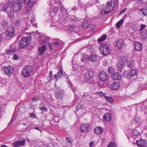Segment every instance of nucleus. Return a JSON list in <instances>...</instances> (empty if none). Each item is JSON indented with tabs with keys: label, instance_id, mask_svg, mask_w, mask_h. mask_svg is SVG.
I'll return each mask as SVG.
<instances>
[{
	"label": "nucleus",
	"instance_id": "obj_1",
	"mask_svg": "<svg viewBox=\"0 0 147 147\" xmlns=\"http://www.w3.org/2000/svg\"><path fill=\"white\" fill-rule=\"evenodd\" d=\"M48 4L51 6H53V12L51 15V17L57 16L55 15L58 10L59 7L60 8V10L62 15L64 16L67 13V10L63 7L61 2L57 0H51L48 3Z\"/></svg>",
	"mask_w": 147,
	"mask_h": 147
},
{
	"label": "nucleus",
	"instance_id": "obj_2",
	"mask_svg": "<svg viewBox=\"0 0 147 147\" xmlns=\"http://www.w3.org/2000/svg\"><path fill=\"white\" fill-rule=\"evenodd\" d=\"M13 4V2L9 1L6 4H3V9L5 12L7 13L8 16L10 18H12L13 16V13L12 11V7Z\"/></svg>",
	"mask_w": 147,
	"mask_h": 147
},
{
	"label": "nucleus",
	"instance_id": "obj_3",
	"mask_svg": "<svg viewBox=\"0 0 147 147\" xmlns=\"http://www.w3.org/2000/svg\"><path fill=\"white\" fill-rule=\"evenodd\" d=\"M127 61V59L126 57L123 56L121 57V61L119 62L117 65V67L118 70L121 72H123L125 70L124 68L125 65Z\"/></svg>",
	"mask_w": 147,
	"mask_h": 147
},
{
	"label": "nucleus",
	"instance_id": "obj_4",
	"mask_svg": "<svg viewBox=\"0 0 147 147\" xmlns=\"http://www.w3.org/2000/svg\"><path fill=\"white\" fill-rule=\"evenodd\" d=\"M32 69V67L31 66H25L21 72L22 76L26 78L30 77Z\"/></svg>",
	"mask_w": 147,
	"mask_h": 147
},
{
	"label": "nucleus",
	"instance_id": "obj_5",
	"mask_svg": "<svg viewBox=\"0 0 147 147\" xmlns=\"http://www.w3.org/2000/svg\"><path fill=\"white\" fill-rule=\"evenodd\" d=\"M100 53L104 56H106L110 53V49L107 44H102L99 47Z\"/></svg>",
	"mask_w": 147,
	"mask_h": 147
},
{
	"label": "nucleus",
	"instance_id": "obj_6",
	"mask_svg": "<svg viewBox=\"0 0 147 147\" xmlns=\"http://www.w3.org/2000/svg\"><path fill=\"white\" fill-rule=\"evenodd\" d=\"M14 69L12 67L7 66L3 67L2 70L5 74L9 76H10L14 73Z\"/></svg>",
	"mask_w": 147,
	"mask_h": 147
},
{
	"label": "nucleus",
	"instance_id": "obj_7",
	"mask_svg": "<svg viewBox=\"0 0 147 147\" xmlns=\"http://www.w3.org/2000/svg\"><path fill=\"white\" fill-rule=\"evenodd\" d=\"M19 43L20 48H24L28 45L29 39L28 37H22Z\"/></svg>",
	"mask_w": 147,
	"mask_h": 147
},
{
	"label": "nucleus",
	"instance_id": "obj_8",
	"mask_svg": "<svg viewBox=\"0 0 147 147\" xmlns=\"http://www.w3.org/2000/svg\"><path fill=\"white\" fill-rule=\"evenodd\" d=\"M57 91L55 94V97L57 98V100L60 102L63 101L62 97L64 94V90L59 89V88L57 89Z\"/></svg>",
	"mask_w": 147,
	"mask_h": 147
},
{
	"label": "nucleus",
	"instance_id": "obj_9",
	"mask_svg": "<svg viewBox=\"0 0 147 147\" xmlns=\"http://www.w3.org/2000/svg\"><path fill=\"white\" fill-rule=\"evenodd\" d=\"M106 5L111 11L113 10L116 6L117 7L116 9H117L118 5H116V2L115 0L107 2Z\"/></svg>",
	"mask_w": 147,
	"mask_h": 147
},
{
	"label": "nucleus",
	"instance_id": "obj_10",
	"mask_svg": "<svg viewBox=\"0 0 147 147\" xmlns=\"http://www.w3.org/2000/svg\"><path fill=\"white\" fill-rule=\"evenodd\" d=\"M26 140L24 138L20 140L14 141L12 143V146L13 147H19L21 146H24L26 143Z\"/></svg>",
	"mask_w": 147,
	"mask_h": 147
},
{
	"label": "nucleus",
	"instance_id": "obj_11",
	"mask_svg": "<svg viewBox=\"0 0 147 147\" xmlns=\"http://www.w3.org/2000/svg\"><path fill=\"white\" fill-rule=\"evenodd\" d=\"M94 72L92 71H87L85 74L83 75V77L85 80L87 81L90 80L94 76Z\"/></svg>",
	"mask_w": 147,
	"mask_h": 147
},
{
	"label": "nucleus",
	"instance_id": "obj_12",
	"mask_svg": "<svg viewBox=\"0 0 147 147\" xmlns=\"http://www.w3.org/2000/svg\"><path fill=\"white\" fill-rule=\"evenodd\" d=\"M89 124L88 123L81 124L80 127L81 131L82 132L88 133L89 131Z\"/></svg>",
	"mask_w": 147,
	"mask_h": 147
},
{
	"label": "nucleus",
	"instance_id": "obj_13",
	"mask_svg": "<svg viewBox=\"0 0 147 147\" xmlns=\"http://www.w3.org/2000/svg\"><path fill=\"white\" fill-rule=\"evenodd\" d=\"M137 145L139 147H147L146 141L145 140L140 139L136 141Z\"/></svg>",
	"mask_w": 147,
	"mask_h": 147
},
{
	"label": "nucleus",
	"instance_id": "obj_14",
	"mask_svg": "<svg viewBox=\"0 0 147 147\" xmlns=\"http://www.w3.org/2000/svg\"><path fill=\"white\" fill-rule=\"evenodd\" d=\"M99 77L101 81L104 82L106 81L108 78L107 74L104 71H101L99 73Z\"/></svg>",
	"mask_w": 147,
	"mask_h": 147
},
{
	"label": "nucleus",
	"instance_id": "obj_15",
	"mask_svg": "<svg viewBox=\"0 0 147 147\" xmlns=\"http://www.w3.org/2000/svg\"><path fill=\"white\" fill-rule=\"evenodd\" d=\"M57 17V16H55L53 17H51L52 20L51 25V27L58 26L59 24L58 20L59 19V17Z\"/></svg>",
	"mask_w": 147,
	"mask_h": 147
},
{
	"label": "nucleus",
	"instance_id": "obj_16",
	"mask_svg": "<svg viewBox=\"0 0 147 147\" xmlns=\"http://www.w3.org/2000/svg\"><path fill=\"white\" fill-rule=\"evenodd\" d=\"M15 33V29L13 27L8 28L5 32V35L7 37H12Z\"/></svg>",
	"mask_w": 147,
	"mask_h": 147
},
{
	"label": "nucleus",
	"instance_id": "obj_17",
	"mask_svg": "<svg viewBox=\"0 0 147 147\" xmlns=\"http://www.w3.org/2000/svg\"><path fill=\"white\" fill-rule=\"evenodd\" d=\"M111 77L113 80H120L121 79L122 76L120 73L116 72L113 73Z\"/></svg>",
	"mask_w": 147,
	"mask_h": 147
},
{
	"label": "nucleus",
	"instance_id": "obj_18",
	"mask_svg": "<svg viewBox=\"0 0 147 147\" xmlns=\"http://www.w3.org/2000/svg\"><path fill=\"white\" fill-rule=\"evenodd\" d=\"M13 11L16 12L20 11L22 7L21 4L19 3H13Z\"/></svg>",
	"mask_w": 147,
	"mask_h": 147
},
{
	"label": "nucleus",
	"instance_id": "obj_19",
	"mask_svg": "<svg viewBox=\"0 0 147 147\" xmlns=\"http://www.w3.org/2000/svg\"><path fill=\"white\" fill-rule=\"evenodd\" d=\"M99 10L102 14H106L111 11L106 5L105 6H102Z\"/></svg>",
	"mask_w": 147,
	"mask_h": 147
},
{
	"label": "nucleus",
	"instance_id": "obj_20",
	"mask_svg": "<svg viewBox=\"0 0 147 147\" xmlns=\"http://www.w3.org/2000/svg\"><path fill=\"white\" fill-rule=\"evenodd\" d=\"M34 15L32 14H30L28 15V18L30 20V22L32 24L33 26L36 27H37V24L35 21V18H34Z\"/></svg>",
	"mask_w": 147,
	"mask_h": 147
},
{
	"label": "nucleus",
	"instance_id": "obj_21",
	"mask_svg": "<svg viewBox=\"0 0 147 147\" xmlns=\"http://www.w3.org/2000/svg\"><path fill=\"white\" fill-rule=\"evenodd\" d=\"M120 86V83L118 82H115L111 84L109 87L112 89L113 90H117Z\"/></svg>",
	"mask_w": 147,
	"mask_h": 147
},
{
	"label": "nucleus",
	"instance_id": "obj_22",
	"mask_svg": "<svg viewBox=\"0 0 147 147\" xmlns=\"http://www.w3.org/2000/svg\"><path fill=\"white\" fill-rule=\"evenodd\" d=\"M63 74V71L61 68H60V70L58 71V72L56 73L54 76L55 79H57L56 81H57L58 79H61L62 77Z\"/></svg>",
	"mask_w": 147,
	"mask_h": 147
},
{
	"label": "nucleus",
	"instance_id": "obj_23",
	"mask_svg": "<svg viewBox=\"0 0 147 147\" xmlns=\"http://www.w3.org/2000/svg\"><path fill=\"white\" fill-rule=\"evenodd\" d=\"M47 48V47L45 45H43L41 47H39L38 51L39 52V55H42L44 54Z\"/></svg>",
	"mask_w": 147,
	"mask_h": 147
},
{
	"label": "nucleus",
	"instance_id": "obj_24",
	"mask_svg": "<svg viewBox=\"0 0 147 147\" xmlns=\"http://www.w3.org/2000/svg\"><path fill=\"white\" fill-rule=\"evenodd\" d=\"M135 50L137 51H140L142 49V45L141 44L138 42H134Z\"/></svg>",
	"mask_w": 147,
	"mask_h": 147
},
{
	"label": "nucleus",
	"instance_id": "obj_25",
	"mask_svg": "<svg viewBox=\"0 0 147 147\" xmlns=\"http://www.w3.org/2000/svg\"><path fill=\"white\" fill-rule=\"evenodd\" d=\"M104 131L103 128L100 126L97 127L94 129V133L97 135H99L101 134Z\"/></svg>",
	"mask_w": 147,
	"mask_h": 147
},
{
	"label": "nucleus",
	"instance_id": "obj_26",
	"mask_svg": "<svg viewBox=\"0 0 147 147\" xmlns=\"http://www.w3.org/2000/svg\"><path fill=\"white\" fill-rule=\"evenodd\" d=\"M117 46L119 49H121L123 46V39H120L116 42Z\"/></svg>",
	"mask_w": 147,
	"mask_h": 147
},
{
	"label": "nucleus",
	"instance_id": "obj_27",
	"mask_svg": "<svg viewBox=\"0 0 147 147\" xmlns=\"http://www.w3.org/2000/svg\"><path fill=\"white\" fill-rule=\"evenodd\" d=\"M103 120L106 122L110 121L111 119V115L110 113H106L103 116Z\"/></svg>",
	"mask_w": 147,
	"mask_h": 147
},
{
	"label": "nucleus",
	"instance_id": "obj_28",
	"mask_svg": "<svg viewBox=\"0 0 147 147\" xmlns=\"http://www.w3.org/2000/svg\"><path fill=\"white\" fill-rule=\"evenodd\" d=\"M27 34L29 35V37H32L34 36H38V37H42L43 35L42 34L40 33L38 31H36V33H34L33 32L30 33H28Z\"/></svg>",
	"mask_w": 147,
	"mask_h": 147
},
{
	"label": "nucleus",
	"instance_id": "obj_29",
	"mask_svg": "<svg viewBox=\"0 0 147 147\" xmlns=\"http://www.w3.org/2000/svg\"><path fill=\"white\" fill-rule=\"evenodd\" d=\"M88 60L92 62H95L97 60L96 55L94 54H91L90 56H88Z\"/></svg>",
	"mask_w": 147,
	"mask_h": 147
},
{
	"label": "nucleus",
	"instance_id": "obj_30",
	"mask_svg": "<svg viewBox=\"0 0 147 147\" xmlns=\"http://www.w3.org/2000/svg\"><path fill=\"white\" fill-rule=\"evenodd\" d=\"M139 63L140 66L142 68L147 67V59L140 60L139 62Z\"/></svg>",
	"mask_w": 147,
	"mask_h": 147
},
{
	"label": "nucleus",
	"instance_id": "obj_31",
	"mask_svg": "<svg viewBox=\"0 0 147 147\" xmlns=\"http://www.w3.org/2000/svg\"><path fill=\"white\" fill-rule=\"evenodd\" d=\"M79 31V29L78 27H77L76 28L75 26H72L70 27L69 30L68 31V32H69L70 33L71 32L73 31L74 32L76 33L78 32Z\"/></svg>",
	"mask_w": 147,
	"mask_h": 147
},
{
	"label": "nucleus",
	"instance_id": "obj_32",
	"mask_svg": "<svg viewBox=\"0 0 147 147\" xmlns=\"http://www.w3.org/2000/svg\"><path fill=\"white\" fill-rule=\"evenodd\" d=\"M140 128L139 127H137L135 128L132 133L133 135L136 136L138 135L140 133Z\"/></svg>",
	"mask_w": 147,
	"mask_h": 147
},
{
	"label": "nucleus",
	"instance_id": "obj_33",
	"mask_svg": "<svg viewBox=\"0 0 147 147\" xmlns=\"http://www.w3.org/2000/svg\"><path fill=\"white\" fill-rule=\"evenodd\" d=\"M13 45H11L10 47V49L7 51L6 53L7 54H11L13 53L16 50V48L15 47H12Z\"/></svg>",
	"mask_w": 147,
	"mask_h": 147
},
{
	"label": "nucleus",
	"instance_id": "obj_34",
	"mask_svg": "<svg viewBox=\"0 0 147 147\" xmlns=\"http://www.w3.org/2000/svg\"><path fill=\"white\" fill-rule=\"evenodd\" d=\"M130 74V73L129 71L128 72L124 71L123 73V76L124 77L129 79L131 77Z\"/></svg>",
	"mask_w": 147,
	"mask_h": 147
},
{
	"label": "nucleus",
	"instance_id": "obj_35",
	"mask_svg": "<svg viewBox=\"0 0 147 147\" xmlns=\"http://www.w3.org/2000/svg\"><path fill=\"white\" fill-rule=\"evenodd\" d=\"M88 29L90 31H92L96 28L95 26L93 24H90L88 25Z\"/></svg>",
	"mask_w": 147,
	"mask_h": 147
},
{
	"label": "nucleus",
	"instance_id": "obj_36",
	"mask_svg": "<svg viewBox=\"0 0 147 147\" xmlns=\"http://www.w3.org/2000/svg\"><path fill=\"white\" fill-rule=\"evenodd\" d=\"M88 60V56L87 55H84L82 56L81 61L82 62H86Z\"/></svg>",
	"mask_w": 147,
	"mask_h": 147
},
{
	"label": "nucleus",
	"instance_id": "obj_37",
	"mask_svg": "<svg viewBox=\"0 0 147 147\" xmlns=\"http://www.w3.org/2000/svg\"><path fill=\"white\" fill-rule=\"evenodd\" d=\"M139 13L140 14L142 13L143 15H147V9L144 8L140 9L139 10Z\"/></svg>",
	"mask_w": 147,
	"mask_h": 147
},
{
	"label": "nucleus",
	"instance_id": "obj_38",
	"mask_svg": "<svg viewBox=\"0 0 147 147\" xmlns=\"http://www.w3.org/2000/svg\"><path fill=\"white\" fill-rule=\"evenodd\" d=\"M123 22L124 19L123 18H122L116 24V27L118 28H119Z\"/></svg>",
	"mask_w": 147,
	"mask_h": 147
},
{
	"label": "nucleus",
	"instance_id": "obj_39",
	"mask_svg": "<svg viewBox=\"0 0 147 147\" xmlns=\"http://www.w3.org/2000/svg\"><path fill=\"white\" fill-rule=\"evenodd\" d=\"M1 25L4 28L7 27L8 26V21L5 20H3L2 22Z\"/></svg>",
	"mask_w": 147,
	"mask_h": 147
},
{
	"label": "nucleus",
	"instance_id": "obj_40",
	"mask_svg": "<svg viewBox=\"0 0 147 147\" xmlns=\"http://www.w3.org/2000/svg\"><path fill=\"white\" fill-rule=\"evenodd\" d=\"M35 3V0H29L28 1L27 4L30 7H32Z\"/></svg>",
	"mask_w": 147,
	"mask_h": 147
},
{
	"label": "nucleus",
	"instance_id": "obj_41",
	"mask_svg": "<svg viewBox=\"0 0 147 147\" xmlns=\"http://www.w3.org/2000/svg\"><path fill=\"white\" fill-rule=\"evenodd\" d=\"M104 98L107 100L111 103H112L113 102V98L111 97L105 96Z\"/></svg>",
	"mask_w": 147,
	"mask_h": 147
},
{
	"label": "nucleus",
	"instance_id": "obj_42",
	"mask_svg": "<svg viewBox=\"0 0 147 147\" xmlns=\"http://www.w3.org/2000/svg\"><path fill=\"white\" fill-rule=\"evenodd\" d=\"M134 62L133 60L130 61L127 63V66L129 68H132L134 67Z\"/></svg>",
	"mask_w": 147,
	"mask_h": 147
},
{
	"label": "nucleus",
	"instance_id": "obj_43",
	"mask_svg": "<svg viewBox=\"0 0 147 147\" xmlns=\"http://www.w3.org/2000/svg\"><path fill=\"white\" fill-rule=\"evenodd\" d=\"M20 20H17L13 22V25L15 27H17L20 26Z\"/></svg>",
	"mask_w": 147,
	"mask_h": 147
},
{
	"label": "nucleus",
	"instance_id": "obj_44",
	"mask_svg": "<svg viewBox=\"0 0 147 147\" xmlns=\"http://www.w3.org/2000/svg\"><path fill=\"white\" fill-rule=\"evenodd\" d=\"M107 147H116V145L114 142H110L109 143Z\"/></svg>",
	"mask_w": 147,
	"mask_h": 147
},
{
	"label": "nucleus",
	"instance_id": "obj_45",
	"mask_svg": "<svg viewBox=\"0 0 147 147\" xmlns=\"http://www.w3.org/2000/svg\"><path fill=\"white\" fill-rule=\"evenodd\" d=\"M130 75L131 77L136 75L137 74V71L135 69H132L131 71H129Z\"/></svg>",
	"mask_w": 147,
	"mask_h": 147
},
{
	"label": "nucleus",
	"instance_id": "obj_46",
	"mask_svg": "<svg viewBox=\"0 0 147 147\" xmlns=\"http://www.w3.org/2000/svg\"><path fill=\"white\" fill-rule=\"evenodd\" d=\"M144 88L142 84H140L138 86V87L137 88V90L136 91L137 92L140 91L143 89Z\"/></svg>",
	"mask_w": 147,
	"mask_h": 147
},
{
	"label": "nucleus",
	"instance_id": "obj_47",
	"mask_svg": "<svg viewBox=\"0 0 147 147\" xmlns=\"http://www.w3.org/2000/svg\"><path fill=\"white\" fill-rule=\"evenodd\" d=\"M53 43L55 45H59L61 44V42L59 40H56L55 41L53 42Z\"/></svg>",
	"mask_w": 147,
	"mask_h": 147
},
{
	"label": "nucleus",
	"instance_id": "obj_48",
	"mask_svg": "<svg viewBox=\"0 0 147 147\" xmlns=\"http://www.w3.org/2000/svg\"><path fill=\"white\" fill-rule=\"evenodd\" d=\"M67 82L69 86H70L71 88L72 89L73 88V86L72 84V83L71 81H70L69 80H67Z\"/></svg>",
	"mask_w": 147,
	"mask_h": 147
},
{
	"label": "nucleus",
	"instance_id": "obj_49",
	"mask_svg": "<svg viewBox=\"0 0 147 147\" xmlns=\"http://www.w3.org/2000/svg\"><path fill=\"white\" fill-rule=\"evenodd\" d=\"M135 121L137 124H139L140 122V117L138 116H136L135 118Z\"/></svg>",
	"mask_w": 147,
	"mask_h": 147
},
{
	"label": "nucleus",
	"instance_id": "obj_50",
	"mask_svg": "<svg viewBox=\"0 0 147 147\" xmlns=\"http://www.w3.org/2000/svg\"><path fill=\"white\" fill-rule=\"evenodd\" d=\"M39 109L42 111H45L46 112L48 110L47 108L45 106L39 107Z\"/></svg>",
	"mask_w": 147,
	"mask_h": 147
},
{
	"label": "nucleus",
	"instance_id": "obj_51",
	"mask_svg": "<svg viewBox=\"0 0 147 147\" xmlns=\"http://www.w3.org/2000/svg\"><path fill=\"white\" fill-rule=\"evenodd\" d=\"M88 25L87 23H83L82 24V27L83 29H86L88 28Z\"/></svg>",
	"mask_w": 147,
	"mask_h": 147
},
{
	"label": "nucleus",
	"instance_id": "obj_52",
	"mask_svg": "<svg viewBox=\"0 0 147 147\" xmlns=\"http://www.w3.org/2000/svg\"><path fill=\"white\" fill-rule=\"evenodd\" d=\"M107 37H100L98 39V42H100L104 41L106 40Z\"/></svg>",
	"mask_w": 147,
	"mask_h": 147
},
{
	"label": "nucleus",
	"instance_id": "obj_53",
	"mask_svg": "<svg viewBox=\"0 0 147 147\" xmlns=\"http://www.w3.org/2000/svg\"><path fill=\"white\" fill-rule=\"evenodd\" d=\"M71 18V20L73 21H77L79 20L78 18H76L74 16H72Z\"/></svg>",
	"mask_w": 147,
	"mask_h": 147
},
{
	"label": "nucleus",
	"instance_id": "obj_54",
	"mask_svg": "<svg viewBox=\"0 0 147 147\" xmlns=\"http://www.w3.org/2000/svg\"><path fill=\"white\" fill-rule=\"evenodd\" d=\"M142 37H147V31H144L142 33Z\"/></svg>",
	"mask_w": 147,
	"mask_h": 147
},
{
	"label": "nucleus",
	"instance_id": "obj_55",
	"mask_svg": "<svg viewBox=\"0 0 147 147\" xmlns=\"http://www.w3.org/2000/svg\"><path fill=\"white\" fill-rule=\"evenodd\" d=\"M143 105H145L144 106L142 107L143 109H145L147 108V101H144L143 103Z\"/></svg>",
	"mask_w": 147,
	"mask_h": 147
},
{
	"label": "nucleus",
	"instance_id": "obj_56",
	"mask_svg": "<svg viewBox=\"0 0 147 147\" xmlns=\"http://www.w3.org/2000/svg\"><path fill=\"white\" fill-rule=\"evenodd\" d=\"M95 145L94 142L93 141H91L90 143L89 147H94L95 146Z\"/></svg>",
	"mask_w": 147,
	"mask_h": 147
},
{
	"label": "nucleus",
	"instance_id": "obj_57",
	"mask_svg": "<svg viewBox=\"0 0 147 147\" xmlns=\"http://www.w3.org/2000/svg\"><path fill=\"white\" fill-rule=\"evenodd\" d=\"M108 71L109 73H111L113 71L114 69L112 67H110L108 68Z\"/></svg>",
	"mask_w": 147,
	"mask_h": 147
},
{
	"label": "nucleus",
	"instance_id": "obj_58",
	"mask_svg": "<svg viewBox=\"0 0 147 147\" xmlns=\"http://www.w3.org/2000/svg\"><path fill=\"white\" fill-rule=\"evenodd\" d=\"M146 26L144 24H141L140 26V28L139 30L141 31L143 30L144 28H145Z\"/></svg>",
	"mask_w": 147,
	"mask_h": 147
},
{
	"label": "nucleus",
	"instance_id": "obj_59",
	"mask_svg": "<svg viewBox=\"0 0 147 147\" xmlns=\"http://www.w3.org/2000/svg\"><path fill=\"white\" fill-rule=\"evenodd\" d=\"M19 57L16 54H14L13 56V59L14 60H17L19 59Z\"/></svg>",
	"mask_w": 147,
	"mask_h": 147
},
{
	"label": "nucleus",
	"instance_id": "obj_60",
	"mask_svg": "<svg viewBox=\"0 0 147 147\" xmlns=\"http://www.w3.org/2000/svg\"><path fill=\"white\" fill-rule=\"evenodd\" d=\"M98 94L101 96H104L105 95V93H103L102 92H97Z\"/></svg>",
	"mask_w": 147,
	"mask_h": 147
},
{
	"label": "nucleus",
	"instance_id": "obj_61",
	"mask_svg": "<svg viewBox=\"0 0 147 147\" xmlns=\"http://www.w3.org/2000/svg\"><path fill=\"white\" fill-rule=\"evenodd\" d=\"M18 2L20 3H24L26 2V0H17Z\"/></svg>",
	"mask_w": 147,
	"mask_h": 147
},
{
	"label": "nucleus",
	"instance_id": "obj_62",
	"mask_svg": "<svg viewBox=\"0 0 147 147\" xmlns=\"http://www.w3.org/2000/svg\"><path fill=\"white\" fill-rule=\"evenodd\" d=\"M52 76H48L47 77V79L49 82H50L51 81Z\"/></svg>",
	"mask_w": 147,
	"mask_h": 147
},
{
	"label": "nucleus",
	"instance_id": "obj_63",
	"mask_svg": "<svg viewBox=\"0 0 147 147\" xmlns=\"http://www.w3.org/2000/svg\"><path fill=\"white\" fill-rule=\"evenodd\" d=\"M48 47L50 50H53V48L52 47V46L51 44L50 43L49 44Z\"/></svg>",
	"mask_w": 147,
	"mask_h": 147
},
{
	"label": "nucleus",
	"instance_id": "obj_64",
	"mask_svg": "<svg viewBox=\"0 0 147 147\" xmlns=\"http://www.w3.org/2000/svg\"><path fill=\"white\" fill-rule=\"evenodd\" d=\"M47 39H43L42 42V44H46L47 43Z\"/></svg>",
	"mask_w": 147,
	"mask_h": 147
}]
</instances>
